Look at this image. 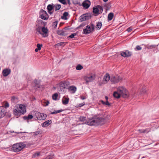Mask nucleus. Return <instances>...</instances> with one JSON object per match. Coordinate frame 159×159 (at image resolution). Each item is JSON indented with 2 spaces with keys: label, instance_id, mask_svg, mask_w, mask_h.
Returning a JSON list of instances; mask_svg holds the SVG:
<instances>
[{
  "label": "nucleus",
  "instance_id": "f257e3e1",
  "mask_svg": "<svg viewBox=\"0 0 159 159\" xmlns=\"http://www.w3.org/2000/svg\"><path fill=\"white\" fill-rule=\"evenodd\" d=\"M79 119L81 122H84L85 120V124L90 126L102 125L104 124L106 121L105 119L104 118L98 116L90 118L88 120H86V117L81 116Z\"/></svg>",
  "mask_w": 159,
  "mask_h": 159
},
{
  "label": "nucleus",
  "instance_id": "f03ea898",
  "mask_svg": "<svg viewBox=\"0 0 159 159\" xmlns=\"http://www.w3.org/2000/svg\"><path fill=\"white\" fill-rule=\"evenodd\" d=\"M26 112L25 107L23 104L16 105L14 108L13 114L17 118L21 115L24 114Z\"/></svg>",
  "mask_w": 159,
  "mask_h": 159
},
{
  "label": "nucleus",
  "instance_id": "7ed1b4c3",
  "mask_svg": "<svg viewBox=\"0 0 159 159\" xmlns=\"http://www.w3.org/2000/svg\"><path fill=\"white\" fill-rule=\"evenodd\" d=\"M26 145L24 143H16L12 145L11 149L14 152H19Z\"/></svg>",
  "mask_w": 159,
  "mask_h": 159
},
{
  "label": "nucleus",
  "instance_id": "20e7f679",
  "mask_svg": "<svg viewBox=\"0 0 159 159\" xmlns=\"http://www.w3.org/2000/svg\"><path fill=\"white\" fill-rule=\"evenodd\" d=\"M95 29V25L91 22L89 25L86 26V28L83 30V33L84 34H88L93 32Z\"/></svg>",
  "mask_w": 159,
  "mask_h": 159
},
{
  "label": "nucleus",
  "instance_id": "39448f33",
  "mask_svg": "<svg viewBox=\"0 0 159 159\" xmlns=\"http://www.w3.org/2000/svg\"><path fill=\"white\" fill-rule=\"evenodd\" d=\"M118 91L120 93V96H121L123 98H126L128 97L129 93L124 87H119L118 88Z\"/></svg>",
  "mask_w": 159,
  "mask_h": 159
},
{
  "label": "nucleus",
  "instance_id": "423d86ee",
  "mask_svg": "<svg viewBox=\"0 0 159 159\" xmlns=\"http://www.w3.org/2000/svg\"><path fill=\"white\" fill-rule=\"evenodd\" d=\"M95 78V75L94 74L90 73L89 74L85 76L84 79L86 81L87 83L92 81Z\"/></svg>",
  "mask_w": 159,
  "mask_h": 159
},
{
  "label": "nucleus",
  "instance_id": "0eeeda50",
  "mask_svg": "<svg viewBox=\"0 0 159 159\" xmlns=\"http://www.w3.org/2000/svg\"><path fill=\"white\" fill-rule=\"evenodd\" d=\"M34 117L37 118L39 120H43L46 119V118L47 117V115L37 111L36 112L35 114L34 115Z\"/></svg>",
  "mask_w": 159,
  "mask_h": 159
},
{
  "label": "nucleus",
  "instance_id": "6e6552de",
  "mask_svg": "<svg viewBox=\"0 0 159 159\" xmlns=\"http://www.w3.org/2000/svg\"><path fill=\"white\" fill-rule=\"evenodd\" d=\"M40 17L44 20L48 19V16L47 12L43 9H41L39 12Z\"/></svg>",
  "mask_w": 159,
  "mask_h": 159
},
{
  "label": "nucleus",
  "instance_id": "1a4fd4ad",
  "mask_svg": "<svg viewBox=\"0 0 159 159\" xmlns=\"http://www.w3.org/2000/svg\"><path fill=\"white\" fill-rule=\"evenodd\" d=\"M91 17V15L89 13H86L81 15L80 17V22L89 19Z\"/></svg>",
  "mask_w": 159,
  "mask_h": 159
},
{
  "label": "nucleus",
  "instance_id": "9d476101",
  "mask_svg": "<svg viewBox=\"0 0 159 159\" xmlns=\"http://www.w3.org/2000/svg\"><path fill=\"white\" fill-rule=\"evenodd\" d=\"M122 79L121 77L118 75L111 76L110 79L111 81L114 84L119 82Z\"/></svg>",
  "mask_w": 159,
  "mask_h": 159
},
{
  "label": "nucleus",
  "instance_id": "9b49d317",
  "mask_svg": "<svg viewBox=\"0 0 159 159\" xmlns=\"http://www.w3.org/2000/svg\"><path fill=\"white\" fill-rule=\"evenodd\" d=\"M91 4L89 0H86L83 2L82 5L85 9L88 8Z\"/></svg>",
  "mask_w": 159,
  "mask_h": 159
},
{
  "label": "nucleus",
  "instance_id": "f8f14e48",
  "mask_svg": "<svg viewBox=\"0 0 159 159\" xmlns=\"http://www.w3.org/2000/svg\"><path fill=\"white\" fill-rule=\"evenodd\" d=\"M54 4L53 3H52L50 4H49L48 5L47 7V9L48 10V12L49 14L51 15L53 13V11H51L53 8H54Z\"/></svg>",
  "mask_w": 159,
  "mask_h": 159
},
{
  "label": "nucleus",
  "instance_id": "ddd939ff",
  "mask_svg": "<svg viewBox=\"0 0 159 159\" xmlns=\"http://www.w3.org/2000/svg\"><path fill=\"white\" fill-rule=\"evenodd\" d=\"M121 55L124 57H129L131 56L132 52L128 50H126L125 52H122Z\"/></svg>",
  "mask_w": 159,
  "mask_h": 159
},
{
  "label": "nucleus",
  "instance_id": "4468645a",
  "mask_svg": "<svg viewBox=\"0 0 159 159\" xmlns=\"http://www.w3.org/2000/svg\"><path fill=\"white\" fill-rule=\"evenodd\" d=\"M110 79V76L109 74L107 73L104 76L103 79V84H106L109 80Z\"/></svg>",
  "mask_w": 159,
  "mask_h": 159
},
{
  "label": "nucleus",
  "instance_id": "2eb2a0df",
  "mask_svg": "<svg viewBox=\"0 0 159 159\" xmlns=\"http://www.w3.org/2000/svg\"><path fill=\"white\" fill-rule=\"evenodd\" d=\"M11 72V70L10 69H6L3 70L2 73L4 77H6Z\"/></svg>",
  "mask_w": 159,
  "mask_h": 159
},
{
  "label": "nucleus",
  "instance_id": "dca6fc26",
  "mask_svg": "<svg viewBox=\"0 0 159 159\" xmlns=\"http://www.w3.org/2000/svg\"><path fill=\"white\" fill-rule=\"evenodd\" d=\"M43 23L44 24V22H43L42 20H40L38 21V22L36 24V26L38 27V28H36V31L39 32V33H40V34H41L40 30L41 29H42V28L41 26L39 25V24L40 23L42 24Z\"/></svg>",
  "mask_w": 159,
  "mask_h": 159
},
{
  "label": "nucleus",
  "instance_id": "f3484780",
  "mask_svg": "<svg viewBox=\"0 0 159 159\" xmlns=\"http://www.w3.org/2000/svg\"><path fill=\"white\" fill-rule=\"evenodd\" d=\"M5 115V109L2 107H0V119L3 117Z\"/></svg>",
  "mask_w": 159,
  "mask_h": 159
},
{
  "label": "nucleus",
  "instance_id": "a211bd4d",
  "mask_svg": "<svg viewBox=\"0 0 159 159\" xmlns=\"http://www.w3.org/2000/svg\"><path fill=\"white\" fill-rule=\"evenodd\" d=\"M42 31L44 33L43 34V35L44 37H46L48 36V29L46 28L43 27L42 28Z\"/></svg>",
  "mask_w": 159,
  "mask_h": 159
},
{
  "label": "nucleus",
  "instance_id": "6ab92c4d",
  "mask_svg": "<svg viewBox=\"0 0 159 159\" xmlns=\"http://www.w3.org/2000/svg\"><path fill=\"white\" fill-rule=\"evenodd\" d=\"M52 123V121L51 120H48L44 122L42 124V126L45 127L49 125Z\"/></svg>",
  "mask_w": 159,
  "mask_h": 159
},
{
  "label": "nucleus",
  "instance_id": "aec40b11",
  "mask_svg": "<svg viewBox=\"0 0 159 159\" xmlns=\"http://www.w3.org/2000/svg\"><path fill=\"white\" fill-rule=\"evenodd\" d=\"M69 98H68L63 97L62 99V102L63 104L66 105L69 102Z\"/></svg>",
  "mask_w": 159,
  "mask_h": 159
},
{
  "label": "nucleus",
  "instance_id": "412c9836",
  "mask_svg": "<svg viewBox=\"0 0 159 159\" xmlns=\"http://www.w3.org/2000/svg\"><path fill=\"white\" fill-rule=\"evenodd\" d=\"M57 34L60 35L61 36H65L66 35V32L64 31L63 30H58L57 31Z\"/></svg>",
  "mask_w": 159,
  "mask_h": 159
},
{
  "label": "nucleus",
  "instance_id": "4be33fe9",
  "mask_svg": "<svg viewBox=\"0 0 159 159\" xmlns=\"http://www.w3.org/2000/svg\"><path fill=\"white\" fill-rule=\"evenodd\" d=\"M114 16V15L113 13L110 12L108 14L107 17V20L108 21L111 20Z\"/></svg>",
  "mask_w": 159,
  "mask_h": 159
},
{
  "label": "nucleus",
  "instance_id": "5701e85b",
  "mask_svg": "<svg viewBox=\"0 0 159 159\" xmlns=\"http://www.w3.org/2000/svg\"><path fill=\"white\" fill-rule=\"evenodd\" d=\"M93 13L94 14H100L98 7H97V5L96 7H93Z\"/></svg>",
  "mask_w": 159,
  "mask_h": 159
},
{
  "label": "nucleus",
  "instance_id": "b1692460",
  "mask_svg": "<svg viewBox=\"0 0 159 159\" xmlns=\"http://www.w3.org/2000/svg\"><path fill=\"white\" fill-rule=\"evenodd\" d=\"M60 85L61 89H65L67 86V84L66 82H61L60 83Z\"/></svg>",
  "mask_w": 159,
  "mask_h": 159
},
{
  "label": "nucleus",
  "instance_id": "393cba45",
  "mask_svg": "<svg viewBox=\"0 0 159 159\" xmlns=\"http://www.w3.org/2000/svg\"><path fill=\"white\" fill-rule=\"evenodd\" d=\"M76 88L75 86H70L69 88V90L71 91L72 93H75L76 91Z\"/></svg>",
  "mask_w": 159,
  "mask_h": 159
},
{
  "label": "nucleus",
  "instance_id": "a878e982",
  "mask_svg": "<svg viewBox=\"0 0 159 159\" xmlns=\"http://www.w3.org/2000/svg\"><path fill=\"white\" fill-rule=\"evenodd\" d=\"M113 96L116 98H119L120 97V94L119 92H118V91L117 92H114L113 93Z\"/></svg>",
  "mask_w": 159,
  "mask_h": 159
},
{
  "label": "nucleus",
  "instance_id": "bb28decb",
  "mask_svg": "<svg viewBox=\"0 0 159 159\" xmlns=\"http://www.w3.org/2000/svg\"><path fill=\"white\" fill-rule=\"evenodd\" d=\"M68 15V13L67 12H65L63 13V15L61 16L62 19L64 20H67V16Z\"/></svg>",
  "mask_w": 159,
  "mask_h": 159
},
{
  "label": "nucleus",
  "instance_id": "cd10ccee",
  "mask_svg": "<svg viewBox=\"0 0 159 159\" xmlns=\"http://www.w3.org/2000/svg\"><path fill=\"white\" fill-rule=\"evenodd\" d=\"M61 7V5L60 4H56L55 5L54 4V8L55 9V11H56L57 10H59Z\"/></svg>",
  "mask_w": 159,
  "mask_h": 159
},
{
  "label": "nucleus",
  "instance_id": "c85d7f7f",
  "mask_svg": "<svg viewBox=\"0 0 159 159\" xmlns=\"http://www.w3.org/2000/svg\"><path fill=\"white\" fill-rule=\"evenodd\" d=\"M33 116L32 115H29L27 116H24L23 117V119L25 120H30L32 119Z\"/></svg>",
  "mask_w": 159,
  "mask_h": 159
},
{
  "label": "nucleus",
  "instance_id": "c756f323",
  "mask_svg": "<svg viewBox=\"0 0 159 159\" xmlns=\"http://www.w3.org/2000/svg\"><path fill=\"white\" fill-rule=\"evenodd\" d=\"M102 26V23L101 22H98L96 23V28L97 30H99Z\"/></svg>",
  "mask_w": 159,
  "mask_h": 159
},
{
  "label": "nucleus",
  "instance_id": "7c9ffc66",
  "mask_svg": "<svg viewBox=\"0 0 159 159\" xmlns=\"http://www.w3.org/2000/svg\"><path fill=\"white\" fill-rule=\"evenodd\" d=\"M100 102L103 105H107L108 106H110L111 105L110 103L108 102V101H106L105 102L102 100H101L100 101Z\"/></svg>",
  "mask_w": 159,
  "mask_h": 159
},
{
  "label": "nucleus",
  "instance_id": "2f4dec72",
  "mask_svg": "<svg viewBox=\"0 0 159 159\" xmlns=\"http://www.w3.org/2000/svg\"><path fill=\"white\" fill-rule=\"evenodd\" d=\"M11 102L15 103L16 102L17 99L15 96H13L11 97Z\"/></svg>",
  "mask_w": 159,
  "mask_h": 159
},
{
  "label": "nucleus",
  "instance_id": "473e14b6",
  "mask_svg": "<svg viewBox=\"0 0 159 159\" xmlns=\"http://www.w3.org/2000/svg\"><path fill=\"white\" fill-rule=\"evenodd\" d=\"M58 97V94L57 93H55L52 95V98L54 100H57V97Z\"/></svg>",
  "mask_w": 159,
  "mask_h": 159
},
{
  "label": "nucleus",
  "instance_id": "72a5a7b5",
  "mask_svg": "<svg viewBox=\"0 0 159 159\" xmlns=\"http://www.w3.org/2000/svg\"><path fill=\"white\" fill-rule=\"evenodd\" d=\"M97 7H98L100 14L103 11V7L102 6L99 5H97Z\"/></svg>",
  "mask_w": 159,
  "mask_h": 159
},
{
  "label": "nucleus",
  "instance_id": "f704fd0d",
  "mask_svg": "<svg viewBox=\"0 0 159 159\" xmlns=\"http://www.w3.org/2000/svg\"><path fill=\"white\" fill-rule=\"evenodd\" d=\"M63 111V110L62 109H61L55 111L53 112H51V114H57L62 111Z\"/></svg>",
  "mask_w": 159,
  "mask_h": 159
},
{
  "label": "nucleus",
  "instance_id": "c9c22d12",
  "mask_svg": "<svg viewBox=\"0 0 159 159\" xmlns=\"http://www.w3.org/2000/svg\"><path fill=\"white\" fill-rule=\"evenodd\" d=\"M138 131L140 133H147L149 132L148 129H139Z\"/></svg>",
  "mask_w": 159,
  "mask_h": 159
},
{
  "label": "nucleus",
  "instance_id": "e433bc0d",
  "mask_svg": "<svg viewBox=\"0 0 159 159\" xmlns=\"http://www.w3.org/2000/svg\"><path fill=\"white\" fill-rule=\"evenodd\" d=\"M40 153L39 152L34 153L32 156V157L34 158L40 155Z\"/></svg>",
  "mask_w": 159,
  "mask_h": 159
},
{
  "label": "nucleus",
  "instance_id": "4c0bfd02",
  "mask_svg": "<svg viewBox=\"0 0 159 159\" xmlns=\"http://www.w3.org/2000/svg\"><path fill=\"white\" fill-rule=\"evenodd\" d=\"M83 66L80 65L79 64L77 65L76 67V70H80L82 69H83Z\"/></svg>",
  "mask_w": 159,
  "mask_h": 159
},
{
  "label": "nucleus",
  "instance_id": "58836bf2",
  "mask_svg": "<svg viewBox=\"0 0 159 159\" xmlns=\"http://www.w3.org/2000/svg\"><path fill=\"white\" fill-rule=\"evenodd\" d=\"M142 47L139 45H137L134 48L135 51H139L142 49Z\"/></svg>",
  "mask_w": 159,
  "mask_h": 159
},
{
  "label": "nucleus",
  "instance_id": "ea45409f",
  "mask_svg": "<svg viewBox=\"0 0 159 159\" xmlns=\"http://www.w3.org/2000/svg\"><path fill=\"white\" fill-rule=\"evenodd\" d=\"M66 42H61L57 44V45L58 46H64L66 45Z\"/></svg>",
  "mask_w": 159,
  "mask_h": 159
},
{
  "label": "nucleus",
  "instance_id": "a19ab883",
  "mask_svg": "<svg viewBox=\"0 0 159 159\" xmlns=\"http://www.w3.org/2000/svg\"><path fill=\"white\" fill-rule=\"evenodd\" d=\"M58 23V21L57 20L54 22L52 23V26L54 28H56L57 27Z\"/></svg>",
  "mask_w": 159,
  "mask_h": 159
},
{
  "label": "nucleus",
  "instance_id": "79ce46f5",
  "mask_svg": "<svg viewBox=\"0 0 159 159\" xmlns=\"http://www.w3.org/2000/svg\"><path fill=\"white\" fill-rule=\"evenodd\" d=\"M34 84H35L34 86L35 87H37V84H39V83L38 82V80L36 79H35L34 81Z\"/></svg>",
  "mask_w": 159,
  "mask_h": 159
},
{
  "label": "nucleus",
  "instance_id": "37998d69",
  "mask_svg": "<svg viewBox=\"0 0 159 159\" xmlns=\"http://www.w3.org/2000/svg\"><path fill=\"white\" fill-rule=\"evenodd\" d=\"M145 47L148 49H152L153 48H154L155 47V45H151L148 46H145Z\"/></svg>",
  "mask_w": 159,
  "mask_h": 159
},
{
  "label": "nucleus",
  "instance_id": "c03bdc74",
  "mask_svg": "<svg viewBox=\"0 0 159 159\" xmlns=\"http://www.w3.org/2000/svg\"><path fill=\"white\" fill-rule=\"evenodd\" d=\"M43 46V45L42 44H40L39 43H38L37 45V48L39 49V50H40L41 49V48Z\"/></svg>",
  "mask_w": 159,
  "mask_h": 159
},
{
  "label": "nucleus",
  "instance_id": "a18cd8bd",
  "mask_svg": "<svg viewBox=\"0 0 159 159\" xmlns=\"http://www.w3.org/2000/svg\"><path fill=\"white\" fill-rule=\"evenodd\" d=\"M77 35V33H73L71 34L68 37L70 38H73L75 37V36Z\"/></svg>",
  "mask_w": 159,
  "mask_h": 159
},
{
  "label": "nucleus",
  "instance_id": "49530a36",
  "mask_svg": "<svg viewBox=\"0 0 159 159\" xmlns=\"http://www.w3.org/2000/svg\"><path fill=\"white\" fill-rule=\"evenodd\" d=\"M53 155H50L47 156L45 159H53Z\"/></svg>",
  "mask_w": 159,
  "mask_h": 159
},
{
  "label": "nucleus",
  "instance_id": "de8ad7c7",
  "mask_svg": "<svg viewBox=\"0 0 159 159\" xmlns=\"http://www.w3.org/2000/svg\"><path fill=\"white\" fill-rule=\"evenodd\" d=\"M85 104L84 102H83L82 103H80V104H78L77 106H76V107H81L83 106Z\"/></svg>",
  "mask_w": 159,
  "mask_h": 159
},
{
  "label": "nucleus",
  "instance_id": "09e8293b",
  "mask_svg": "<svg viewBox=\"0 0 159 159\" xmlns=\"http://www.w3.org/2000/svg\"><path fill=\"white\" fill-rule=\"evenodd\" d=\"M58 1L63 4L65 5L66 4L65 0H58Z\"/></svg>",
  "mask_w": 159,
  "mask_h": 159
},
{
  "label": "nucleus",
  "instance_id": "8fccbe9b",
  "mask_svg": "<svg viewBox=\"0 0 159 159\" xmlns=\"http://www.w3.org/2000/svg\"><path fill=\"white\" fill-rule=\"evenodd\" d=\"M37 85L36 87H37L38 88L43 89L44 87V86L43 85H41V84H39Z\"/></svg>",
  "mask_w": 159,
  "mask_h": 159
},
{
  "label": "nucleus",
  "instance_id": "3c124183",
  "mask_svg": "<svg viewBox=\"0 0 159 159\" xmlns=\"http://www.w3.org/2000/svg\"><path fill=\"white\" fill-rule=\"evenodd\" d=\"M132 30V28L131 27H130L127 28V31L129 32H131Z\"/></svg>",
  "mask_w": 159,
  "mask_h": 159
},
{
  "label": "nucleus",
  "instance_id": "603ef678",
  "mask_svg": "<svg viewBox=\"0 0 159 159\" xmlns=\"http://www.w3.org/2000/svg\"><path fill=\"white\" fill-rule=\"evenodd\" d=\"M9 103L7 102H6L5 103L4 106L5 108H7L9 107Z\"/></svg>",
  "mask_w": 159,
  "mask_h": 159
},
{
  "label": "nucleus",
  "instance_id": "864d4df0",
  "mask_svg": "<svg viewBox=\"0 0 159 159\" xmlns=\"http://www.w3.org/2000/svg\"><path fill=\"white\" fill-rule=\"evenodd\" d=\"M45 106H47L49 104V102L47 100V101L45 102Z\"/></svg>",
  "mask_w": 159,
  "mask_h": 159
},
{
  "label": "nucleus",
  "instance_id": "5fc2aeb1",
  "mask_svg": "<svg viewBox=\"0 0 159 159\" xmlns=\"http://www.w3.org/2000/svg\"><path fill=\"white\" fill-rule=\"evenodd\" d=\"M103 80H102V82H99L98 83V85L99 86H101L102 84H103Z\"/></svg>",
  "mask_w": 159,
  "mask_h": 159
},
{
  "label": "nucleus",
  "instance_id": "6e6d98bb",
  "mask_svg": "<svg viewBox=\"0 0 159 159\" xmlns=\"http://www.w3.org/2000/svg\"><path fill=\"white\" fill-rule=\"evenodd\" d=\"M80 98L82 100H84L86 98L85 96H80Z\"/></svg>",
  "mask_w": 159,
  "mask_h": 159
},
{
  "label": "nucleus",
  "instance_id": "4d7b16f0",
  "mask_svg": "<svg viewBox=\"0 0 159 159\" xmlns=\"http://www.w3.org/2000/svg\"><path fill=\"white\" fill-rule=\"evenodd\" d=\"M84 25L83 24H81L77 28V29H78L79 28H80V27L83 26Z\"/></svg>",
  "mask_w": 159,
  "mask_h": 159
},
{
  "label": "nucleus",
  "instance_id": "13d9d810",
  "mask_svg": "<svg viewBox=\"0 0 159 159\" xmlns=\"http://www.w3.org/2000/svg\"><path fill=\"white\" fill-rule=\"evenodd\" d=\"M39 50L38 48H36L35 49V51L36 52H37Z\"/></svg>",
  "mask_w": 159,
  "mask_h": 159
},
{
  "label": "nucleus",
  "instance_id": "bf43d9fd",
  "mask_svg": "<svg viewBox=\"0 0 159 159\" xmlns=\"http://www.w3.org/2000/svg\"><path fill=\"white\" fill-rule=\"evenodd\" d=\"M39 134V133L38 132H37H37H34V134H35V135H38V134Z\"/></svg>",
  "mask_w": 159,
  "mask_h": 159
},
{
  "label": "nucleus",
  "instance_id": "052dcab7",
  "mask_svg": "<svg viewBox=\"0 0 159 159\" xmlns=\"http://www.w3.org/2000/svg\"><path fill=\"white\" fill-rule=\"evenodd\" d=\"M105 98L106 99L107 101H108V98L107 96H105Z\"/></svg>",
  "mask_w": 159,
  "mask_h": 159
},
{
  "label": "nucleus",
  "instance_id": "680f3d73",
  "mask_svg": "<svg viewBox=\"0 0 159 159\" xmlns=\"http://www.w3.org/2000/svg\"><path fill=\"white\" fill-rule=\"evenodd\" d=\"M68 3L69 5H70V3L69 0H68Z\"/></svg>",
  "mask_w": 159,
  "mask_h": 159
},
{
  "label": "nucleus",
  "instance_id": "e2e57ef3",
  "mask_svg": "<svg viewBox=\"0 0 159 159\" xmlns=\"http://www.w3.org/2000/svg\"><path fill=\"white\" fill-rule=\"evenodd\" d=\"M108 0H103V1L105 2H107V1H108Z\"/></svg>",
  "mask_w": 159,
  "mask_h": 159
}]
</instances>
